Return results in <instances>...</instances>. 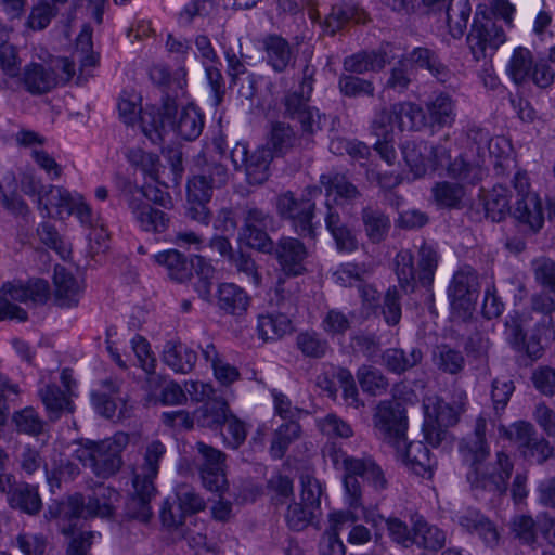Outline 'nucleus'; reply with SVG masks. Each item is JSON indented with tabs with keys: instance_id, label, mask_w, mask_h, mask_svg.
I'll list each match as a JSON object with an SVG mask.
<instances>
[{
	"instance_id": "nucleus-1",
	"label": "nucleus",
	"mask_w": 555,
	"mask_h": 555,
	"mask_svg": "<svg viewBox=\"0 0 555 555\" xmlns=\"http://www.w3.org/2000/svg\"><path fill=\"white\" fill-rule=\"evenodd\" d=\"M487 420L478 416L473 431L463 437L459 443V451L463 461L469 465L467 480L474 489H481L494 493L506 491L507 481L512 476L513 463L504 452L496 453L495 467L491 473L481 470L482 463L490 455L487 441Z\"/></svg>"
},
{
	"instance_id": "nucleus-2",
	"label": "nucleus",
	"mask_w": 555,
	"mask_h": 555,
	"mask_svg": "<svg viewBox=\"0 0 555 555\" xmlns=\"http://www.w3.org/2000/svg\"><path fill=\"white\" fill-rule=\"evenodd\" d=\"M165 453V446L159 440H154L146 446L143 462L133 467L134 492L126 502L124 515L127 519L140 522H147L151 519L153 513L150 503L156 491L154 479Z\"/></svg>"
},
{
	"instance_id": "nucleus-3",
	"label": "nucleus",
	"mask_w": 555,
	"mask_h": 555,
	"mask_svg": "<svg viewBox=\"0 0 555 555\" xmlns=\"http://www.w3.org/2000/svg\"><path fill=\"white\" fill-rule=\"evenodd\" d=\"M129 443V436L118 431L103 440H86L75 450L74 456L99 478L116 475L124 465L122 452Z\"/></svg>"
},
{
	"instance_id": "nucleus-4",
	"label": "nucleus",
	"mask_w": 555,
	"mask_h": 555,
	"mask_svg": "<svg viewBox=\"0 0 555 555\" xmlns=\"http://www.w3.org/2000/svg\"><path fill=\"white\" fill-rule=\"evenodd\" d=\"M344 469L343 482L345 498L348 505L352 508L362 506V485L360 479L367 480L376 490H384L387 487V480L380 467L371 457H353L335 452L333 462L339 463Z\"/></svg>"
},
{
	"instance_id": "nucleus-5",
	"label": "nucleus",
	"mask_w": 555,
	"mask_h": 555,
	"mask_svg": "<svg viewBox=\"0 0 555 555\" xmlns=\"http://www.w3.org/2000/svg\"><path fill=\"white\" fill-rule=\"evenodd\" d=\"M321 194L319 186H307L300 198L295 197L292 192H286L278 197L276 209L280 217L288 219L300 236L314 237L315 204L313 198Z\"/></svg>"
},
{
	"instance_id": "nucleus-6",
	"label": "nucleus",
	"mask_w": 555,
	"mask_h": 555,
	"mask_svg": "<svg viewBox=\"0 0 555 555\" xmlns=\"http://www.w3.org/2000/svg\"><path fill=\"white\" fill-rule=\"evenodd\" d=\"M376 436L390 447H400L406 438L408 416L402 403L396 400L380 401L373 413Z\"/></svg>"
},
{
	"instance_id": "nucleus-7",
	"label": "nucleus",
	"mask_w": 555,
	"mask_h": 555,
	"mask_svg": "<svg viewBox=\"0 0 555 555\" xmlns=\"http://www.w3.org/2000/svg\"><path fill=\"white\" fill-rule=\"evenodd\" d=\"M506 436L516 444L526 461L542 465L554 454V448L550 441L540 435L529 422H515L506 431Z\"/></svg>"
},
{
	"instance_id": "nucleus-8",
	"label": "nucleus",
	"mask_w": 555,
	"mask_h": 555,
	"mask_svg": "<svg viewBox=\"0 0 555 555\" xmlns=\"http://www.w3.org/2000/svg\"><path fill=\"white\" fill-rule=\"evenodd\" d=\"M195 450V464L203 486L211 492L222 494L228 489L225 454L202 441L196 442Z\"/></svg>"
},
{
	"instance_id": "nucleus-9",
	"label": "nucleus",
	"mask_w": 555,
	"mask_h": 555,
	"mask_svg": "<svg viewBox=\"0 0 555 555\" xmlns=\"http://www.w3.org/2000/svg\"><path fill=\"white\" fill-rule=\"evenodd\" d=\"M162 117L186 141L198 138L204 128V115L198 107L189 104L179 109L176 101L169 96L163 101Z\"/></svg>"
},
{
	"instance_id": "nucleus-10",
	"label": "nucleus",
	"mask_w": 555,
	"mask_h": 555,
	"mask_svg": "<svg viewBox=\"0 0 555 555\" xmlns=\"http://www.w3.org/2000/svg\"><path fill=\"white\" fill-rule=\"evenodd\" d=\"M231 159L236 169L245 167L249 184L260 185L270 176L269 167L273 159V154L270 147L260 146L249 155L247 146L243 143H237L231 151Z\"/></svg>"
},
{
	"instance_id": "nucleus-11",
	"label": "nucleus",
	"mask_w": 555,
	"mask_h": 555,
	"mask_svg": "<svg viewBox=\"0 0 555 555\" xmlns=\"http://www.w3.org/2000/svg\"><path fill=\"white\" fill-rule=\"evenodd\" d=\"M505 33L502 26L487 15L475 16L467 43L476 61L487 56L488 50L495 51L504 41Z\"/></svg>"
},
{
	"instance_id": "nucleus-12",
	"label": "nucleus",
	"mask_w": 555,
	"mask_h": 555,
	"mask_svg": "<svg viewBox=\"0 0 555 555\" xmlns=\"http://www.w3.org/2000/svg\"><path fill=\"white\" fill-rule=\"evenodd\" d=\"M480 284L477 272L470 267L460 269L449 286V297L453 310L466 317L475 309Z\"/></svg>"
},
{
	"instance_id": "nucleus-13",
	"label": "nucleus",
	"mask_w": 555,
	"mask_h": 555,
	"mask_svg": "<svg viewBox=\"0 0 555 555\" xmlns=\"http://www.w3.org/2000/svg\"><path fill=\"white\" fill-rule=\"evenodd\" d=\"M310 95L299 90L289 92L284 98V114L291 119L297 120L304 133L314 134L320 131L325 121V116L318 109L308 105Z\"/></svg>"
},
{
	"instance_id": "nucleus-14",
	"label": "nucleus",
	"mask_w": 555,
	"mask_h": 555,
	"mask_svg": "<svg viewBox=\"0 0 555 555\" xmlns=\"http://www.w3.org/2000/svg\"><path fill=\"white\" fill-rule=\"evenodd\" d=\"M393 49L390 42H384L376 50L354 53L344 60V69L357 75L379 72L396 57Z\"/></svg>"
},
{
	"instance_id": "nucleus-15",
	"label": "nucleus",
	"mask_w": 555,
	"mask_h": 555,
	"mask_svg": "<svg viewBox=\"0 0 555 555\" xmlns=\"http://www.w3.org/2000/svg\"><path fill=\"white\" fill-rule=\"evenodd\" d=\"M46 517L56 519L60 531L64 535H73L77 521L87 516L85 498L80 493L69 496L66 501L49 506Z\"/></svg>"
},
{
	"instance_id": "nucleus-16",
	"label": "nucleus",
	"mask_w": 555,
	"mask_h": 555,
	"mask_svg": "<svg viewBox=\"0 0 555 555\" xmlns=\"http://www.w3.org/2000/svg\"><path fill=\"white\" fill-rule=\"evenodd\" d=\"M397 457L418 476L431 477L437 462L430 457L429 450L422 441H408V437L400 447H395Z\"/></svg>"
},
{
	"instance_id": "nucleus-17",
	"label": "nucleus",
	"mask_w": 555,
	"mask_h": 555,
	"mask_svg": "<svg viewBox=\"0 0 555 555\" xmlns=\"http://www.w3.org/2000/svg\"><path fill=\"white\" fill-rule=\"evenodd\" d=\"M0 295L12 301L43 304L50 295V287L44 280H34L24 284L21 281L7 282L0 288Z\"/></svg>"
},
{
	"instance_id": "nucleus-18",
	"label": "nucleus",
	"mask_w": 555,
	"mask_h": 555,
	"mask_svg": "<svg viewBox=\"0 0 555 555\" xmlns=\"http://www.w3.org/2000/svg\"><path fill=\"white\" fill-rule=\"evenodd\" d=\"M129 208L143 231L163 233L169 227L170 219L166 212L154 208L134 194L129 199Z\"/></svg>"
},
{
	"instance_id": "nucleus-19",
	"label": "nucleus",
	"mask_w": 555,
	"mask_h": 555,
	"mask_svg": "<svg viewBox=\"0 0 555 555\" xmlns=\"http://www.w3.org/2000/svg\"><path fill=\"white\" fill-rule=\"evenodd\" d=\"M275 257L287 275H299L305 271L307 257L305 245L297 238L283 237L273 249Z\"/></svg>"
},
{
	"instance_id": "nucleus-20",
	"label": "nucleus",
	"mask_w": 555,
	"mask_h": 555,
	"mask_svg": "<svg viewBox=\"0 0 555 555\" xmlns=\"http://www.w3.org/2000/svg\"><path fill=\"white\" fill-rule=\"evenodd\" d=\"M18 79L24 89L34 95L44 94L57 86L54 69L39 63L26 65Z\"/></svg>"
},
{
	"instance_id": "nucleus-21",
	"label": "nucleus",
	"mask_w": 555,
	"mask_h": 555,
	"mask_svg": "<svg viewBox=\"0 0 555 555\" xmlns=\"http://www.w3.org/2000/svg\"><path fill=\"white\" fill-rule=\"evenodd\" d=\"M512 216L526 229V232L535 234L544 223L542 202L538 195H527L516 198L512 209Z\"/></svg>"
},
{
	"instance_id": "nucleus-22",
	"label": "nucleus",
	"mask_w": 555,
	"mask_h": 555,
	"mask_svg": "<svg viewBox=\"0 0 555 555\" xmlns=\"http://www.w3.org/2000/svg\"><path fill=\"white\" fill-rule=\"evenodd\" d=\"M154 261L166 270L168 278L177 283H184L193 276L192 260L177 249L155 254Z\"/></svg>"
},
{
	"instance_id": "nucleus-23",
	"label": "nucleus",
	"mask_w": 555,
	"mask_h": 555,
	"mask_svg": "<svg viewBox=\"0 0 555 555\" xmlns=\"http://www.w3.org/2000/svg\"><path fill=\"white\" fill-rule=\"evenodd\" d=\"M426 125L430 129L450 127L455 120V104L447 93H439L425 105Z\"/></svg>"
},
{
	"instance_id": "nucleus-24",
	"label": "nucleus",
	"mask_w": 555,
	"mask_h": 555,
	"mask_svg": "<svg viewBox=\"0 0 555 555\" xmlns=\"http://www.w3.org/2000/svg\"><path fill=\"white\" fill-rule=\"evenodd\" d=\"M459 525L469 533H477L490 547L499 543L500 534L496 527L479 511L468 508L457 515Z\"/></svg>"
},
{
	"instance_id": "nucleus-25",
	"label": "nucleus",
	"mask_w": 555,
	"mask_h": 555,
	"mask_svg": "<svg viewBox=\"0 0 555 555\" xmlns=\"http://www.w3.org/2000/svg\"><path fill=\"white\" fill-rule=\"evenodd\" d=\"M310 135L302 132L298 138L289 125L283 121H275L271 126L269 143L275 154L284 155L298 146L309 147L312 143V140L309 138Z\"/></svg>"
},
{
	"instance_id": "nucleus-26",
	"label": "nucleus",
	"mask_w": 555,
	"mask_h": 555,
	"mask_svg": "<svg viewBox=\"0 0 555 555\" xmlns=\"http://www.w3.org/2000/svg\"><path fill=\"white\" fill-rule=\"evenodd\" d=\"M263 49L268 64L276 73H283L295 61V54L288 41L279 35H269L263 39Z\"/></svg>"
},
{
	"instance_id": "nucleus-27",
	"label": "nucleus",
	"mask_w": 555,
	"mask_h": 555,
	"mask_svg": "<svg viewBox=\"0 0 555 555\" xmlns=\"http://www.w3.org/2000/svg\"><path fill=\"white\" fill-rule=\"evenodd\" d=\"M217 306L227 314L241 317L248 309L249 297L240 286L233 283H223L218 287Z\"/></svg>"
},
{
	"instance_id": "nucleus-28",
	"label": "nucleus",
	"mask_w": 555,
	"mask_h": 555,
	"mask_svg": "<svg viewBox=\"0 0 555 555\" xmlns=\"http://www.w3.org/2000/svg\"><path fill=\"white\" fill-rule=\"evenodd\" d=\"M120 500L117 490L109 486H99L88 498L87 516L109 518L115 514L116 504Z\"/></svg>"
},
{
	"instance_id": "nucleus-29",
	"label": "nucleus",
	"mask_w": 555,
	"mask_h": 555,
	"mask_svg": "<svg viewBox=\"0 0 555 555\" xmlns=\"http://www.w3.org/2000/svg\"><path fill=\"white\" fill-rule=\"evenodd\" d=\"M257 331L262 340H276L292 332V321L286 312L261 313L258 317Z\"/></svg>"
},
{
	"instance_id": "nucleus-30",
	"label": "nucleus",
	"mask_w": 555,
	"mask_h": 555,
	"mask_svg": "<svg viewBox=\"0 0 555 555\" xmlns=\"http://www.w3.org/2000/svg\"><path fill=\"white\" fill-rule=\"evenodd\" d=\"M423 352L420 348L405 351L401 348H388L382 353V364L391 373L401 375L420 364Z\"/></svg>"
},
{
	"instance_id": "nucleus-31",
	"label": "nucleus",
	"mask_w": 555,
	"mask_h": 555,
	"mask_svg": "<svg viewBox=\"0 0 555 555\" xmlns=\"http://www.w3.org/2000/svg\"><path fill=\"white\" fill-rule=\"evenodd\" d=\"M361 221L369 241L373 244L383 242L390 230L388 216L377 207L366 206L361 210Z\"/></svg>"
},
{
	"instance_id": "nucleus-32",
	"label": "nucleus",
	"mask_w": 555,
	"mask_h": 555,
	"mask_svg": "<svg viewBox=\"0 0 555 555\" xmlns=\"http://www.w3.org/2000/svg\"><path fill=\"white\" fill-rule=\"evenodd\" d=\"M39 396L52 422L59 420L64 412L73 413L75 410L69 393L56 385H46L39 390Z\"/></svg>"
},
{
	"instance_id": "nucleus-33",
	"label": "nucleus",
	"mask_w": 555,
	"mask_h": 555,
	"mask_svg": "<svg viewBox=\"0 0 555 555\" xmlns=\"http://www.w3.org/2000/svg\"><path fill=\"white\" fill-rule=\"evenodd\" d=\"M54 296L55 301L61 307H72L77 305L80 287L76 279L62 266L54 268Z\"/></svg>"
},
{
	"instance_id": "nucleus-34",
	"label": "nucleus",
	"mask_w": 555,
	"mask_h": 555,
	"mask_svg": "<svg viewBox=\"0 0 555 555\" xmlns=\"http://www.w3.org/2000/svg\"><path fill=\"white\" fill-rule=\"evenodd\" d=\"M196 360L197 354L181 343L168 341L164 346L163 361L177 373H190Z\"/></svg>"
},
{
	"instance_id": "nucleus-35",
	"label": "nucleus",
	"mask_w": 555,
	"mask_h": 555,
	"mask_svg": "<svg viewBox=\"0 0 555 555\" xmlns=\"http://www.w3.org/2000/svg\"><path fill=\"white\" fill-rule=\"evenodd\" d=\"M412 544L420 547L437 551L443 547L446 534L438 527L428 524L423 517L416 516L413 519Z\"/></svg>"
},
{
	"instance_id": "nucleus-36",
	"label": "nucleus",
	"mask_w": 555,
	"mask_h": 555,
	"mask_svg": "<svg viewBox=\"0 0 555 555\" xmlns=\"http://www.w3.org/2000/svg\"><path fill=\"white\" fill-rule=\"evenodd\" d=\"M230 413L228 402L214 397L195 411L194 418L201 427L218 428L225 424Z\"/></svg>"
},
{
	"instance_id": "nucleus-37",
	"label": "nucleus",
	"mask_w": 555,
	"mask_h": 555,
	"mask_svg": "<svg viewBox=\"0 0 555 555\" xmlns=\"http://www.w3.org/2000/svg\"><path fill=\"white\" fill-rule=\"evenodd\" d=\"M320 183L325 189L327 196L336 194L337 198L346 202H353L361 196L359 189L344 173H323L320 177Z\"/></svg>"
},
{
	"instance_id": "nucleus-38",
	"label": "nucleus",
	"mask_w": 555,
	"mask_h": 555,
	"mask_svg": "<svg viewBox=\"0 0 555 555\" xmlns=\"http://www.w3.org/2000/svg\"><path fill=\"white\" fill-rule=\"evenodd\" d=\"M434 365L441 372L456 375L465 367V358L461 350L447 344L438 345L431 354Z\"/></svg>"
},
{
	"instance_id": "nucleus-39",
	"label": "nucleus",
	"mask_w": 555,
	"mask_h": 555,
	"mask_svg": "<svg viewBox=\"0 0 555 555\" xmlns=\"http://www.w3.org/2000/svg\"><path fill=\"white\" fill-rule=\"evenodd\" d=\"M120 385L113 379H105L101 388L92 391L91 400L95 411L106 417L113 418L116 413L117 404L114 396L119 392Z\"/></svg>"
},
{
	"instance_id": "nucleus-40",
	"label": "nucleus",
	"mask_w": 555,
	"mask_h": 555,
	"mask_svg": "<svg viewBox=\"0 0 555 555\" xmlns=\"http://www.w3.org/2000/svg\"><path fill=\"white\" fill-rule=\"evenodd\" d=\"M396 122L401 130H421L427 127L425 111L412 102L393 104Z\"/></svg>"
},
{
	"instance_id": "nucleus-41",
	"label": "nucleus",
	"mask_w": 555,
	"mask_h": 555,
	"mask_svg": "<svg viewBox=\"0 0 555 555\" xmlns=\"http://www.w3.org/2000/svg\"><path fill=\"white\" fill-rule=\"evenodd\" d=\"M9 503L11 507L18 508L29 515L38 514L42 507L37 488L27 483H22L14 488L9 496Z\"/></svg>"
},
{
	"instance_id": "nucleus-42",
	"label": "nucleus",
	"mask_w": 555,
	"mask_h": 555,
	"mask_svg": "<svg viewBox=\"0 0 555 555\" xmlns=\"http://www.w3.org/2000/svg\"><path fill=\"white\" fill-rule=\"evenodd\" d=\"M472 7L468 0H449L446 7L447 23L454 38L461 37L470 16Z\"/></svg>"
},
{
	"instance_id": "nucleus-43",
	"label": "nucleus",
	"mask_w": 555,
	"mask_h": 555,
	"mask_svg": "<svg viewBox=\"0 0 555 555\" xmlns=\"http://www.w3.org/2000/svg\"><path fill=\"white\" fill-rule=\"evenodd\" d=\"M466 395L463 391L459 392V400L453 403L446 402L437 399L433 403L430 414L433 420L440 426L449 427L459 422L461 413L464 411V400Z\"/></svg>"
},
{
	"instance_id": "nucleus-44",
	"label": "nucleus",
	"mask_w": 555,
	"mask_h": 555,
	"mask_svg": "<svg viewBox=\"0 0 555 555\" xmlns=\"http://www.w3.org/2000/svg\"><path fill=\"white\" fill-rule=\"evenodd\" d=\"M357 377L362 390L371 396H382L388 390V378L374 366L362 365L357 372Z\"/></svg>"
},
{
	"instance_id": "nucleus-45",
	"label": "nucleus",
	"mask_w": 555,
	"mask_h": 555,
	"mask_svg": "<svg viewBox=\"0 0 555 555\" xmlns=\"http://www.w3.org/2000/svg\"><path fill=\"white\" fill-rule=\"evenodd\" d=\"M300 431V425L295 421L286 422L279 426L272 437L271 455L274 459H282L289 444L299 438Z\"/></svg>"
},
{
	"instance_id": "nucleus-46",
	"label": "nucleus",
	"mask_w": 555,
	"mask_h": 555,
	"mask_svg": "<svg viewBox=\"0 0 555 555\" xmlns=\"http://www.w3.org/2000/svg\"><path fill=\"white\" fill-rule=\"evenodd\" d=\"M512 209L513 207L509 206L507 189L502 185L494 186L485 202L487 218L494 222H500L505 218L507 212L512 214Z\"/></svg>"
},
{
	"instance_id": "nucleus-47",
	"label": "nucleus",
	"mask_w": 555,
	"mask_h": 555,
	"mask_svg": "<svg viewBox=\"0 0 555 555\" xmlns=\"http://www.w3.org/2000/svg\"><path fill=\"white\" fill-rule=\"evenodd\" d=\"M446 169L450 178L472 184L482 177V168L477 163L468 160L463 154L453 158Z\"/></svg>"
},
{
	"instance_id": "nucleus-48",
	"label": "nucleus",
	"mask_w": 555,
	"mask_h": 555,
	"mask_svg": "<svg viewBox=\"0 0 555 555\" xmlns=\"http://www.w3.org/2000/svg\"><path fill=\"white\" fill-rule=\"evenodd\" d=\"M12 422L15 424L16 430L22 434L36 437L46 431V422L31 406L14 412Z\"/></svg>"
},
{
	"instance_id": "nucleus-49",
	"label": "nucleus",
	"mask_w": 555,
	"mask_h": 555,
	"mask_svg": "<svg viewBox=\"0 0 555 555\" xmlns=\"http://www.w3.org/2000/svg\"><path fill=\"white\" fill-rule=\"evenodd\" d=\"M338 89L344 96H374L375 87L369 79L359 76L341 74L338 78Z\"/></svg>"
},
{
	"instance_id": "nucleus-50",
	"label": "nucleus",
	"mask_w": 555,
	"mask_h": 555,
	"mask_svg": "<svg viewBox=\"0 0 555 555\" xmlns=\"http://www.w3.org/2000/svg\"><path fill=\"white\" fill-rule=\"evenodd\" d=\"M532 69V54L522 47L514 50L507 72L516 85L524 83Z\"/></svg>"
},
{
	"instance_id": "nucleus-51",
	"label": "nucleus",
	"mask_w": 555,
	"mask_h": 555,
	"mask_svg": "<svg viewBox=\"0 0 555 555\" xmlns=\"http://www.w3.org/2000/svg\"><path fill=\"white\" fill-rule=\"evenodd\" d=\"M427 147L420 142H405L402 146V155L406 166L415 178L423 177L427 171L425 152Z\"/></svg>"
},
{
	"instance_id": "nucleus-52",
	"label": "nucleus",
	"mask_w": 555,
	"mask_h": 555,
	"mask_svg": "<svg viewBox=\"0 0 555 555\" xmlns=\"http://www.w3.org/2000/svg\"><path fill=\"white\" fill-rule=\"evenodd\" d=\"M296 346L305 357L320 359L328 350V343L315 332H302L296 337Z\"/></svg>"
},
{
	"instance_id": "nucleus-53",
	"label": "nucleus",
	"mask_w": 555,
	"mask_h": 555,
	"mask_svg": "<svg viewBox=\"0 0 555 555\" xmlns=\"http://www.w3.org/2000/svg\"><path fill=\"white\" fill-rule=\"evenodd\" d=\"M397 276L401 288L405 293H412L418 282L417 272L413 266V257L410 251H401L397 259Z\"/></svg>"
},
{
	"instance_id": "nucleus-54",
	"label": "nucleus",
	"mask_w": 555,
	"mask_h": 555,
	"mask_svg": "<svg viewBox=\"0 0 555 555\" xmlns=\"http://www.w3.org/2000/svg\"><path fill=\"white\" fill-rule=\"evenodd\" d=\"M176 498L179 509L186 515L198 513L206 506L205 500L196 492L194 487L188 483H181L176 487Z\"/></svg>"
},
{
	"instance_id": "nucleus-55",
	"label": "nucleus",
	"mask_w": 555,
	"mask_h": 555,
	"mask_svg": "<svg viewBox=\"0 0 555 555\" xmlns=\"http://www.w3.org/2000/svg\"><path fill=\"white\" fill-rule=\"evenodd\" d=\"M76 54L80 63L81 73L88 68H94L100 61V55L92 51L91 31L86 27L77 38Z\"/></svg>"
},
{
	"instance_id": "nucleus-56",
	"label": "nucleus",
	"mask_w": 555,
	"mask_h": 555,
	"mask_svg": "<svg viewBox=\"0 0 555 555\" xmlns=\"http://www.w3.org/2000/svg\"><path fill=\"white\" fill-rule=\"evenodd\" d=\"M418 283L423 286H429L434 281L435 270L437 268V254L433 247L423 245L418 251Z\"/></svg>"
},
{
	"instance_id": "nucleus-57",
	"label": "nucleus",
	"mask_w": 555,
	"mask_h": 555,
	"mask_svg": "<svg viewBox=\"0 0 555 555\" xmlns=\"http://www.w3.org/2000/svg\"><path fill=\"white\" fill-rule=\"evenodd\" d=\"M39 205H44V209L50 212L49 207L59 208V212L63 210L72 211L74 206V199L70 193L62 186H50L49 191L44 195H40L38 198Z\"/></svg>"
},
{
	"instance_id": "nucleus-58",
	"label": "nucleus",
	"mask_w": 555,
	"mask_h": 555,
	"mask_svg": "<svg viewBox=\"0 0 555 555\" xmlns=\"http://www.w3.org/2000/svg\"><path fill=\"white\" fill-rule=\"evenodd\" d=\"M198 175L204 177L205 180L216 189L224 186L229 180V173L222 164L216 160L203 159L202 163L198 160Z\"/></svg>"
},
{
	"instance_id": "nucleus-59",
	"label": "nucleus",
	"mask_w": 555,
	"mask_h": 555,
	"mask_svg": "<svg viewBox=\"0 0 555 555\" xmlns=\"http://www.w3.org/2000/svg\"><path fill=\"white\" fill-rule=\"evenodd\" d=\"M243 227L242 229H270L273 227L274 218L269 212L253 204H246L242 209Z\"/></svg>"
},
{
	"instance_id": "nucleus-60",
	"label": "nucleus",
	"mask_w": 555,
	"mask_h": 555,
	"mask_svg": "<svg viewBox=\"0 0 555 555\" xmlns=\"http://www.w3.org/2000/svg\"><path fill=\"white\" fill-rule=\"evenodd\" d=\"M435 199L443 206L456 207L464 196V189L457 183L438 182L433 189Z\"/></svg>"
},
{
	"instance_id": "nucleus-61",
	"label": "nucleus",
	"mask_w": 555,
	"mask_h": 555,
	"mask_svg": "<svg viewBox=\"0 0 555 555\" xmlns=\"http://www.w3.org/2000/svg\"><path fill=\"white\" fill-rule=\"evenodd\" d=\"M318 512L314 508H310L304 503H294L288 507L286 513V521L288 526L294 530H302L318 516Z\"/></svg>"
},
{
	"instance_id": "nucleus-62",
	"label": "nucleus",
	"mask_w": 555,
	"mask_h": 555,
	"mask_svg": "<svg viewBox=\"0 0 555 555\" xmlns=\"http://www.w3.org/2000/svg\"><path fill=\"white\" fill-rule=\"evenodd\" d=\"M37 235L42 244L55 250L62 258L69 254L67 246L52 223L48 221L41 222L37 228Z\"/></svg>"
},
{
	"instance_id": "nucleus-63",
	"label": "nucleus",
	"mask_w": 555,
	"mask_h": 555,
	"mask_svg": "<svg viewBox=\"0 0 555 555\" xmlns=\"http://www.w3.org/2000/svg\"><path fill=\"white\" fill-rule=\"evenodd\" d=\"M16 545L24 555H43L48 539L41 533L22 532L16 537Z\"/></svg>"
},
{
	"instance_id": "nucleus-64",
	"label": "nucleus",
	"mask_w": 555,
	"mask_h": 555,
	"mask_svg": "<svg viewBox=\"0 0 555 555\" xmlns=\"http://www.w3.org/2000/svg\"><path fill=\"white\" fill-rule=\"evenodd\" d=\"M532 267L537 282L555 294V261L543 257L534 260Z\"/></svg>"
}]
</instances>
